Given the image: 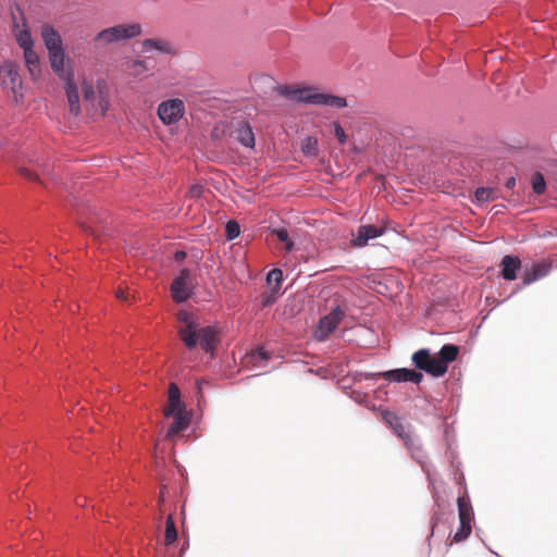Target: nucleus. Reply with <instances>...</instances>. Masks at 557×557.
<instances>
[{"instance_id": "30", "label": "nucleus", "mask_w": 557, "mask_h": 557, "mask_svg": "<svg viewBox=\"0 0 557 557\" xmlns=\"http://www.w3.org/2000/svg\"><path fill=\"white\" fill-rule=\"evenodd\" d=\"M283 280V273L280 269H273L271 270L267 275V282L270 286L273 285L272 288L278 289L280 284Z\"/></svg>"}, {"instance_id": "34", "label": "nucleus", "mask_w": 557, "mask_h": 557, "mask_svg": "<svg viewBox=\"0 0 557 557\" xmlns=\"http://www.w3.org/2000/svg\"><path fill=\"white\" fill-rule=\"evenodd\" d=\"M411 456L420 463H422L425 458V454L422 450L421 445L413 438V445H411V449H409Z\"/></svg>"}, {"instance_id": "42", "label": "nucleus", "mask_w": 557, "mask_h": 557, "mask_svg": "<svg viewBox=\"0 0 557 557\" xmlns=\"http://www.w3.org/2000/svg\"><path fill=\"white\" fill-rule=\"evenodd\" d=\"M437 521H438V517L436 515H434L432 518H431V535L434 534V529L435 527L437 525Z\"/></svg>"}, {"instance_id": "43", "label": "nucleus", "mask_w": 557, "mask_h": 557, "mask_svg": "<svg viewBox=\"0 0 557 557\" xmlns=\"http://www.w3.org/2000/svg\"><path fill=\"white\" fill-rule=\"evenodd\" d=\"M505 186L508 188V189H512L515 186H516V178L515 177H510L507 180Z\"/></svg>"}, {"instance_id": "11", "label": "nucleus", "mask_w": 557, "mask_h": 557, "mask_svg": "<svg viewBox=\"0 0 557 557\" xmlns=\"http://www.w3.org/2000/svg\"><path fill=\"white\" fill-rule=\"evenodd\" d=\"M379 375L387 381L412 382L416 384H419L423 379L422 373L411 370V369H406V368L389 370L386 372H382Z\"/></svg>"}, {"instance_id": "14", "label": "nucleus", "mask_w": 557, "mask_h": 557, "mask_svg": "<svg viewBox=\"0 0 557 557\" xmlns=\"http://www.w3.org/2000/svg\"><path fill=\"white\" fill-rule=\"evenodd\" d=\"M184 404L181 401V392L176 384L171 383L168 391V406L164 408V416L171 417L172 413L183 412Z\"/></svg>"}, {"instance_id": "28", "label": "nucleus", "mask_w": 557, "mask_h": 557, "mask_svg": "<svg viewBox=\"0 0 557 557\" xmlns=\"http://www.w3.org/2000/svg\"><path fill=\"white\" fill-rule=\"evenodd\" d=\"M301 150L306 156H315L318 152V141L315 138L307 137L304 139Z\"/></svg>"}, {"instance_id": "15", "label": "nucleus", "mask_w": 557, "mask_h": 557, "mask_svg": "<svg viewBox=\"0 0 557 557\" xmlns=\"http://www.w3.org/2000/svg\"><path fill=\"white\" fill-rule=\"evenodd\" d=\"M65 91L69 101L70 112L77 116L81 113L79 95L74 76L71 79H64Z\"/></svg>"}, {"instance_id": "5", "label": "nucleus", "mask_w": 557, "mask_h": 557, "mask_svg": "<svg viewBox=\"0 0 557 557\" xmlns=\"http://www.w3.org/2000/svg\"><path fill=\"white\" fill-rule=\"evenodd\" d=\"M104 82L98 81L97 87L87 81L83 82L84 101L90 107L94 114L104 115L109 109V101L103 96Z\"/></svg>"}, {"instance_id": "9", "label": "nucleus", "mask_w": 557, "mask_h": 557, "mask_svg": "<svg viewBox=\"0 0 557 557\" xmlns=\"http://www.w3.org/2000/svg\"><path fill=\"white\" fill-rule=\"evenodd\" d=\"M276 90L283 97L294 100V101L306 102V103L313 102L314 90L311 87H298L295 85H283V86H278L276 88Z\"/></svg>"}, {"instance_id": "2", "label": "nucleus", "mask_w": 557, "mask_h": 557, "mask_svg": "<svg viewBox=\"0 0 557 557\" xmlns=\"http://www.w3.org/2000/svg\"><path fill=\"white\" fill-rule=\"evenodd\" d=\"M459 355V347L453 344L444 345L438 356H432L429 349L417 350L411 360L414 366L428 374L440 377L448 370V363L455 361Z\"/></svg>"}, {"instance_id": "29", "label": "nucleus", "mask_w": 557, "mask_h": 557, "mask_svg": "<svg viewBox=\"0 0 557 557\" xmlns=\"http://www.w3.org/2000/svg\"><path fill=\"white\" fill-rule=\"evenodd\" d=\"M532 188L536 195H542L546 190V183L542 173L536 172L532 178Z\"/></svg>"}, {"instance_id": "1", "label": "nucleus", "mask_w": 557, "mask_h": 557, "mask_svg": "<svg viewBox=\"0 0 557 557\" xmlns=\"http://www.w3.org/2000/svg\"><path fill=\"white\" fill-rule=\"evenodd\" d=\"M176 317L181 323L177 333L186 348L194 349L199 341L206 352L213 354L219 342L216 330L213 326L199 327L195 315L186 310H180Z\"/></svg>"}, {"instance_id": "23", "label": "nucleus", "mask_w": 557, "mask_h": 557, "mask_svg": "<svg viewBox=\"0 0 557 557\" xmlns=\"http://www.w3.org/2000/svg\"><path fill=\"white\" fill-rule=\"evenodd\" d=\"M459 521L471 522L473 519V508L468 495L459 496L457 499Z\"/></svg>"}, {"instance_id": "24", "label": "nucleus", "mask_w": 557, "mask_h": 557, "mask_svg": "<svg viewBox=\"0 0 557 557\" xmlns=\"http://www.w3.org/2000/svg\"><path fill=\"white\" fill-rule=\"evenodd\" d=\"M172 416H173L174 420L168 430V433H166L168 437H172V436L178 434L181 431L185 430L189 424V420L184 414V411L172 413Z\"/></svg>"}, {"instance_id": "46", "label": "nucleus", "mask_w": 557, "mask_h": 557, "mask_svg": "<svg viewBox=\"0 0 557 557\" xmlns=\"http://www.w3.org/2000/svg\"><path fill=\"white\" fill-rule=\"evenodd\" d=\"M76 504H77V505H82V506H84V505H85V504L83 503V500H81L79 498H77V499H76Z\"/></svg>"}, {"instance_id": "35", "label": "nucleus", "mask_w": 557, "mask_h": 557, "mask_svg": "<svg viewBox=\"0 0 557 557\" xmlns=\"http://www.w3.org/2000/svg\"><path fill=\"white\" fill-rule=\"evenodd\" d=\"M277 298V289L272 288V290L269 294H262V306L268 307L271 306L273 302H275Z\"/></svg>"}, {"instance_id": "32", "label": "nucleus", "mask_w": 557, "mask_h": 557, "mask_svg": "<svg viewBox=\"0 0 557 557\" xmlns=\"http://www.w3.org/2000/svg\"><path fill=\"white\" fill-rule=\"evenodd\" d=\"M274 234L281 242L285 243V249L287 251H290L293 249L294 243L289 240V234L286 228L274 230Z\"/></svg>"}, {"instance_id": "44", "label": "nucleus", "mask_w": 557, "mask_h": 557, "mask_svg": "<svg viewBox=\"0 0 557 557\" xmlns=\"http://www.w3.org/2000/svg\"><path fill=\"white\" fill-rule=\"evenodd\" d=\"M82 227H83L86 232H90V233H92V234H96V233H97V231H96V230H94V228H91L90 226H87V225H85V224H82Z\"/></svg>"}, {"instance_id": "26", "label": "nucleus", "mask_w": 557, "mask_h": 557, "mask_svg": "<svg viewBox=\"0 0 557 557\" xmlns=\"http://www.w3.org/2000/svg\"><path fill=\"white\" fill-rule=\"evenodd\" d=\"M177 540V530L173 520V516L169 515L165 520L164 543L166 546L172 545Z\"/></svg>"}, {"instance_id": "45", "label": "nucleus", "mask_w": 557, "mask_h": 557, "mask_svg": "<svg viewBox=\"0 0 557 557\" xmlns=\"http://www.w3.org/2000/svg\"><path fill=\"white\" fill-rule=\"evenodd\" d=\"M76 504H77V505H82V506H84V505H85V504L83 503V500H81L79 498H77V499H76Z\"/></svg>"}, {"instance_id": "31", "label": "nucleus", "mask_w": 557, "mask_h": 557, "mask_svg": "<svg viewBox=\"0 0 557 557\" xmlns=\"http://www.w3.org/2000/svg\"><path fill=\"white\" fill-rule=\"evenodd\" d=\"M475 198L480 202H487L494 199V190L491 188L480 187L475 190Z\"/></svg>"}, {"instance_id": "4", "label": "nucleus", "mask_w": 557, "mask_h": 557, "mask_svg": "<svg viewBox=\"0 0 557 557\" xmlns=\"http://www.w3.org/2000/svg\"><path fill=\"white\" fill-rule=\"evenodd\" d=\"M141 34L138 23L119 24L99 32L94 41L100 46H109L123 40L135 38Z\"/></svg>"}, {"instance_id": "7", "label": "nucleus", "mask_w": 557, "mask_h": 557, "mask_svg": "<svg viewBox=\"0 0 557 557\" xmlns=\"http://www.w3.org/2000/svg\"><path fill=\"white\" fill-rule=\"evenodd\" d=\"M185 113L183 100L176 98L163 101L158 107V115L164 124H174L180 121Z\"/></svg>"}, {"instance_id": "12", "label": "nucleus", "mask_w": 557, "mask_h": 557, "mask_svg": "<svg viewBox=\"0 0 557 557\" xmlns=\"http://www.w3.org/2000/svg\"><path fill=\"white\" fill-rule=\"evenodd\" d=\"M385 233L384 227H377L374 225H360L358 227L356 236L351 239V246L364 247L368 245L370 239L382 236Z\"/></svg>"}, {"instance_id": "21", "label": "nucleus", "mask_w": 557, "mask_h": 557, "mask_svg": "<svg viewBox=\"0 0 557 557\" xmlns=\"http://www.w3.org/2000/svg\"><path fill=\"white\" fill-rule=\"evenodd\" d=\"M237 140L245 147L253 148L255 147V134L252 128L247 123H238L235 129Z\"/></svg>"}, {"instance_id": "25", "label": "nucleus", "mask_w": 557, "mask_h": 557, "mask_svg": "<svg viewBox=\"0 0 557 557\" xmlns=\"http://www.w3.org/2000/svg\"><path fill=\"white\" fill-rule=\"evenodd\" d=\"M394 432L404 441V444L408 449H411L413 445V437L409 432L406 431L405 425L396 416L393 417V421H389Z\"/></svg>"}, {"instance_id": "33", "label": "nucleus", "mask_w": 557, "mask_h": 557, "mask_svg": "<svg viewBox=\"0 0 557 557\" xmlns=\"http://www.w3.org/2000/svg\"><path fill=\"white\" fill-rule=\"evenodd\" d=\"M227 239H235L240 234L239 224L236 221H228L225 225Z\"/></svg>"}, {"instance_id": "19", "label": "nucleus", "mask_w": 557, "mask_h": 557, "mask_svg": "<svg viewBox=\"0 0 557 557\" xmlns=\"http://www.w3.org/2000/svg\"><path fill=\"white\" fill-rule=\"evenodd\" d=\"M23 51H24V60H25L27 70L29 72V75H30L32 79L37 81L41 74L39 55L33 48L25 49Z\"/></svg>"}, {"instance_id": "20", "label": "nucleus", "mask_w": 557, "mask_h": 557, "mask_svg": "<svg viewBox=\"0 0 557 557\" xmlns=\"http://www.w3.org/2000/svg\"><path fill=\"white\" fill-rule=\"evenodd\" d=\"M312 104L330 106L335 108H344L347 106L345 98L329 94H320L314 91Z\"/></svg>"}, {"instance_id": "17", "label": "nucleus", "mask_w": 557, "mask_h": 557, "mask_svg": "<svg viewBox=\"0 0 557 557\" xmlns=\"http://www.w3.org/2000/svg\"><path fill=\"white\" fill-rule=\"evenodd\" d=\"M502 265V276L507 281H513L517 277V271L521 269V260L515 256H505Z\"/></svg>"}, {"instance_id": "27", "label": "nucleus", "mask_w": 557, "mask_h": 557, "mask_svg": "<svg viewBox=\"0 0 557 557\" xmlns=\"http://www.w3.org/2000/svg\"><path fill=\"white\" fill-rule=\"evenodd\" d=\"M460 525L457 532L454 534L455 542H461L466 540L472 531L471 522L468 521H459Z\"/></svg>"}, {"instance_id": "8", "label": "nucleus", "mask_w": 557, "mask_h": 557, "mask_svg": "<svg viewBox=\"0 0 557 557\" xmlns=\"http://www.w3.org/2000/svg\"><path fill=\"white\" fill-rule=\"evenodd\" d=\"M344 311L341 307H335L329 314L320 319L319 325L314 331V337L324 341L337 327L344 318Z\"/></svg>"}, {"instance_id": "18", "label": "nucleus", "mask_w": 557, "mask_h": 557, "mask_svg": "<svg viewBox=\"0 0 557 557\" xmlns=\"http://www.w3.org/2000/svg\"><path fill=\"white\" fill-rule=\"evenodd\" d=\"M13 20H14V29L13 30H14L15 39H16L18 46L23 50L33 48L34 40H33L30 32L26 27L25 23L23 22V25L21 27L20 24L16 22V17L14 14H13Z\"/></svg>"}, {"instance_id": "40", "label": "nucleus", "mask_w": 557, "mask_h": 557, "mask_svg": "<svg viewBox=\"0 0 557 557\" xmlns=\"http://www.w3.org/2000/svg\"><path fill=\"white\" fill-rule=\"evenodd\" d=\"M115 296H116L117 299H120L122 301H127L128 300V296H127L126 292L122 287H117L116 288Z\"/></svg>"}, {"instance_id": "41", "label": "nucleus", "mask_w": 557, "mask_h": 557, "mask_svg": "<svg viewBox=\"0 0 557 557\" xmlns=\"http://www.w3.org/2000/svg\"><path fill=\"white\" fill-rule=\"evenodd\" d=\"M185 258H186V252H185V251H183V250L176 251V252L174 253V260H175V261H178V262H180V261H183Z\"/></svg>"}, {"instance_id": "6", "label": "nucleus", "mask_w": 557, "mask_h": 557, "mask_svg": "<svg viewBox=\"0 0 557 557\" xmlns=\"http://www.w3.org/2000/svg\"><path fill=\"white\" fill-rule=\"evenodd\" d=\"M197 281L189 269H182L171 285V294L176 302L186 301L193 294Z\"/></svg>"}, {"instance_id": "38", "label": "nucleus", "mask_w": 557, "mask_h": 557, "mask_svg": "<svg viewBox=\"0 0 557 557\" xmlns=\"http://www.w3.org/2000/svg\"><path fill=\"white\" fill-rule=\"evenodd\" d=\"M17 171H18V173L22 176H24V177H26L28 180H32V181H38L39 180L38 175L35 172H33L29 169H27V168L21 166V168L17 169Z\"/></svg>"}, {"instance_id": "22", "label": "nucleus", "mask_w": 557, "mask_h": 557, "mask_svg": "<svg viewBox=\"0 0 557 557\" xmlns=\"http://www.w3.org/2000/svg\"><path fill=\"white\" fill-rule=\"evenodd\" d=\"M151 50H157L162 53H173L174 52L172 45L164 39H158V38L145 39L143 41V51L149 52Z\"/></svg>"}, {"instance_id": "39", "label": "nucleus", "mask_w": 557, "mask_h": 557, "mask_svg": "<svg viewBox=\"0 0 557 557\" xmlns=\"http://www.w3.org/2000/svg\"><path fill=\"white\" fill-rule=\"evenodd\" d=\"M334 134L337 137L338 141L343 145L346 141V134L344 128L338 124H334Z\"/></svg>"}, {"instance_id": "3", "label": "nucleus", "mask_w": 557, "mask_h": 557, "mask_svg": "<svg viewBox=\"0 0 557 557\" xmlns=\"http://www.w3.org/2000/svg\"><path fill=\"white\" fill-rule=\"evenodd\" d=\"M0 86L4 92L11 94L15 104L23 103V82L16 63L5 61L0 65Z\"/></svg>"}, {"instance_id": "37", "label": "nucleus", "mask_w": 557, "mask_h": 557, "mask_svg": "<svg viewBox=\"0 0 557 557\" xmlns=\"http://www.w3.org/2000/svg\"><path fill=\"white\" fill-rule=\"evenodd\" d=\"M270 358L269 354L263 350L262 348H258L256 351L252 352L251 355V359L253 361H263V360H268Z\"/></svg>"}, {"instance_id": "13", "label": "nucleus", "mask_w": 557, "mask_h": 557, "mask_svg": "<svg viewBox=\"0 0 557 557\" xmlns=\"http://www.w3.org/2000/svg\"><path fill=\"white\" fill-rule=\"evenodd\" d=\"M550 271V263L542 261L532 264L530 268H525L522 276L524 285H530L533 282L546 276Z\"/></svg>"}, {"instance_id": "10", "label": "nucleus", "mask_w": 557, "mask_h": 557, "mask_svg": "<svg viewBox=\"0 0 557 557\" xmlns=\"http://www.w3.org/2000/svg\"><path fill=\"white\" fill-rule=\"evenodd\" d=\"M49 54V61L52 71L55 75L59 76L60 79H71V77L74 76V72L72 69H65L64 61H65V52L63 47H60L54 50L48 51Z\"/></svg>"}, {"instance_id": "16", "label": "nucleus", "mask_w": 557, "mask_h": 557, "mask_svg": "<svg viewBox=\"0 0 557 557\" xmlns=\"http://www.w3.org/2000/svg\"><path fill=\"white\" fill-rule=\"evenodd\" d=\"M40 35L48 51L62 47L60 34L50 24L41 26Z\"/></svg>"}, {"instance_id": "36", "label": "nucleus", "mask_w": 557, "mask_h": 557, "mask_svg": "<svg viewBox=\"0 0 557 557\" xmlns=\"http://www.w3.org/2000/svg\"><path fill=\"white\" fill-rule=\"evenodd\" d=\"M135 74H141L147 70V66L145 64V61L141 60H134L132 61V64L129 66Z\"/></svg>"}]
</instances>
